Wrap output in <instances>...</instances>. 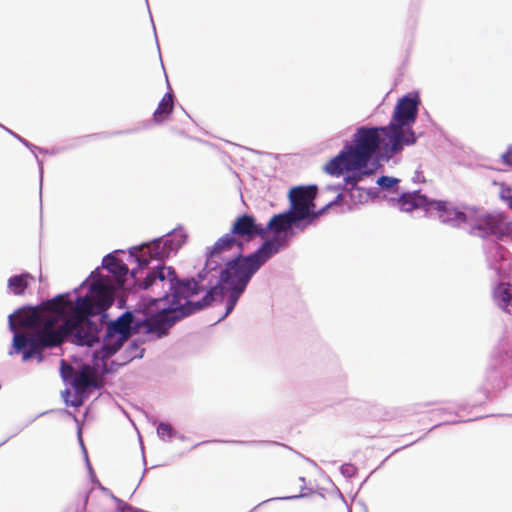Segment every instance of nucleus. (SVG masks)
I'll use <instances>...</instances> for the list:
<instances>
[{
  "label": "nucleus",
  "instance_id": "f257e3e1",
  "mask_svg": "<svg viewBox=\"0 0 512 512\" xmlns=\"http://www.w3.org/2000/svg\"><path fill=\"white\" fill-rule=\"evenodd\" d=\"M9 329L14 333L10 356L21 354L27 362L36 357L43 360V351L62 345L61 334L53 329L54 317L41 314L39 308L19 309L9 316Z\"/></svg>",
  "mask_w": 512,
  "mask_h": 512
},
{
  "label": "nucleus",
  "instance_id": "f03ea898",
  "mask_svg": "<svg viewBox=\"0 0 512 512\" xmlns=\"http://www.w3.org/2000/svg\"><path fill=\"white\" fill-rule=\"evenodd\" d=\"M392 138L390 131L384 127H360L353 135L352 143L329 160L324 171L339 177L344 172L359 171V176H348L345 178L347 184L355 185L362 176L370 175L372 172L366 170L369 161L374 157L382 146L385 153L391 156L398 154L392 149Z\"/></svg>",
  "mask_w": 512,
  "mask_h": 512
},
{
  "label": "nucleus",
  "instance_id": "7ed1b4c3",
  "mask_svg": "<svg viewBox=\"0 0 512 512\" xmlns=\"http://www.w3.org/2000/svg\"><path fill=\"white\" fill-rule=\"evenodd\" d=\"M141 289L157 291L158 299L170 300L174 311L187 316L209 306L219 295L218 286L206 290L194 279L179 281L171 267L158 266L151 270L139 283Z\"/></svg>",
  "mask_w": 512,
  "mask_h": 512
},
{
  "label": "nucleus",
  "instance_id": "20e7f679",
  "mask_svg": "<svg viewBox=\"0 0 512 512\" xmlns=\"http://www.w3.org/2000/svg\"><path fill=\"white\" fill-rule=\"evenodd\" d=\"M279 246L275 241H266L255 253L228 262L226 269L221 272V281L229 289L244 291L252 275L278 252Z\"/></svg>",
  "mask_w": 512,
  "mask_h": 512
},
{
  "label": "nucleus",
  "instance_id": "39448f33",
  "mask_svg": "<svg viewBox=\"0 0 512 512\" xmlns=\"http://www.w3.org/2000/svg\"><path fill=\"white\" fill-rule=\"evenodd\" d=\"M418 104L417 98L408 96L398 100L393 111L392 120L386 126L391 134L394 152H401L405 145H412L416 142L415 133L411 126L417 118Z\"/></svg>",
  "mask_w": 512,
  "mask_h": 512
},
{
  "label": "nucleus",
  "instance_id": "423d86ee",
  "mask_svg": "<svg viewBox=\"0 0 512 512\" xmlns=\"http://www.w3.org/2000/svg\"><path fill=\"white\" fill-rule=\"evenodd\" d=\"M68 309L70 311V315L67 316V319L57 327L58 332L61 334L62 344L67 338V333L70 329L81 323H84V328L88 329L89 338L92 339L93 333L95 332V323L89 319V316L96 315L98 313L96 312V309L93 306V301L90 297H78L75 304L73 305L71 303V306H68Z\"/></svg>",
  "mask_w": 512,
  "mask_h": 512
},
{
  "label": "nucleus",
  "instance_id": "0eeeda50",
  "mask_svg": "<svg viewBox=\"0 0 512 512\" xmlns=\"http://www.w3.org/2000/svg\"><path fill=\"white\" fill-rule=\"evenodd\" d=\"M465 228L469 234L485 238L490 235H502L506 230V224L500 214H487L472 207Z\"/></svg>",
  "mask_w": 512,
  "mask_h": 512
},
{
  "label": "nucleus",
  "instance_id": "6e6552de",
  "mask_svg": "<svg viewBox=\"0 0 512 512\" xmlns=\"http://www.w3.org/2000/svg\"><path fill=\"white\" fill-rule=\"evenodd\" d=\"M317 186H297L289 191L290 212L299 221L311 218L316 219L319 213L314 212V200L317 196Z\"/></svg>",
  "mask_w": 512,
  "mask_h": 512
},
{
  "label": "nucleus",
  "instance_id": "1a4fd4ad",
  "mask_svg": "<svg viewBox=\"0 0 512 512\" xmlns=\"http://www.w3.org/2000/svg\"><path fill=\"white\" fill-rule=\"evenodd\" d=\"M471 208L470 206H458L451 201L433 200L430 212H434L444 224L455 228H465L467 219L470 217Z\"/></svg>",
  "mask_w": 512,
  "mask_h": 512
},
{
  "label": "nucleus",
  "instance_id": "9d476101",
  "mask_svg": "<svg viewBox=\"0 0 512 512\" xmlns=\"http://www.w3.org/2000/svg\"><path fill=\"white\" fill-rule=\"evenodd\" d=\"M230 234L246 240H252L255 237H265L266 228L257 224L252 215L243 214L235 219Z\"/></svg>",
  "mask_w": 512,
  "mask_h": 512
},
{
  "label": "nucleus",
  "instance_id": "9b49d317",
  "mask_svg": "<svg viewBox=\"0 0 512 512\" xmlns=\"http://www.w3.org/2000/svg\"><path fill=\"white\" fill-rule=\"evenodd\" d=\"M68 306H71V301L67 299L66 295L60 294L50 300L43 301L37 307L41 314L54 317L53 329H57L67 319Z\"/></svg>",
  "mask_w": 512,
  "mask_h": 512
},
{
  "label": "nucleus",
  "instance_id": "f8f14e48",
  "mask_svg": "<svg viewBox=\"0 0 512 512\" xmlns=\"http://www.w3.org/2000/svg\"><path fill=\"white\" fill-rule=\"evenodd\" d=\"M187 235L183 230H174L169 237L165 240L161 248V241L156 240L151 245L147 246L150 256L153 258L161 259L167 257L170 252L177 251L186 242Z\"/></svg>",
  "mask_w": 512,
  "mask_h": 512
},
{
  "label": "nucleus",
  "instance_id": "ddd939ff",
  "mask_svg": "<svg viewBox=\"0 0 512 512\" xmlns=\"http://www.w3.org/2000/svg\"><path fill=\"white\" fill-rule=\"evenodd\" d=\"M92 296L90 299L93 301V306L99 314L107 310L114 301L112 289L101 281L92 283L90 288Z\"/></svg>",
  "mask_w": 512,
  "mask_h": 512
},
{
  "label": "nucleus",
  "instance_id": "4468645a",
  "mask_svg": "<svg viewBox=\"0 0 512 512\" xmlns=\"http://www.w3.org/2000/svg\"><path fill=\"white\" fill-rule=\"evenodd\" d=\"M432 202L433 200L428 199L419 192L405 193L398 200L401 210L405 212H411L420 208L430 212Z\"/></svg>",
  "mask_w": 512,
  "mask_h": 512
},
{
  "label": "nucleus",
  "instance_id": "2eb2a0df",
  "mask_svg": "<svg viewBox=\"0 0 512 512\" xmlns=\"http://www.w3.org/2000/svg\"><path fill=\"white\" fill-rule=\"evenodd\" d=\"M128 338L122 337L114 332L106 330L105 337L103 339V347L99 352V357L102 359H108L115 354L126 342Z\"/></svg>",
  "mask_w": 512,
  "mask_h": 512
},
{
  "label": "nucleus",
  "instance_id": "dca6fc26",
  "mask_svg": "<svg viewBox=\"0 0 512 512\" xmlns=\"http://www.w3.org/2000/svg\"><path fill=\"white\" fill-rule=\"evenodd\" d=\"M299 222L298 219L290 212H284L277 215H274L270 221L268 222V225L265 227L266 232L268 230L274 232V233H281L288 231L292 224Z\"/></svg>",
  "mask_w": 512,
  "mask_h": 512
},
{
  "label": "nucleus",
  "instance_id": "f3484780",
  "mask_svg": "<svg viewBox=\"0 0 512 512\" xmlns=\"http://www.w3.org/2000/svg\"><path fill=\"white\" fill-rule=\"evenodd\" d=\"M99 327L95 323V332L93 333L92 339L89 338L88 329L84 328V324H79L74 328H71L67 333V337H72V342L77 345L92 346L95 342L99 341Z\"/></svg>",
  "mask_w": 512,
  "mask_h": 512
},
{
  "label": "nucleus",
  "instance_id": "a211bd4d",
  "mask_svg": "<svg viewBox=\"0 0 512 512\" xmlns=\"http://www.w3.org/2000/svg\"><path fill=\"white\" fill-rule=\"evenodd\" d=\"M493 299L499 308L510 313V306H512V284L499 283L493 291Z\"/></svg>",
  "mask_w": 512,
  "mask_h": 512
},
{
  "label": "nucleus",
  "instance_id": "6ab92c4d",
  "mask_svg": "<svg viewBox=\"0 0 512 512\" xmlns=\"http://www.w3.org/2000/svg\"><path fill=\"white\" fill-rule=\"evenodd\" d=\"M174 110V95L171 92L164 94L153 113V121L161 124L168 120Z\"/></svg>",
  "mask_w": 512,
  "mask_h": 512
},
{
  "label": "nucleus",
  "instance_id": "aec40b11",
  "mask_svg": "<svg viewBox=\"0 0 512 512\" xmlns=\"http://www.w3.org/2000/svg\"><path fill=\"white\" fill-rule=\"evenodd\" d=\"M95 385V377L92 368L89 365H84L74 375L72 386L77 392H84L88 387Z\"/></svg>",
  "mask_w": 512,
  "mask_h": 512
},
{
  "label": "nucleus",
  "instance_id": "412c9836",
  "mask_svg": "<svg viewBox=\"0 0 512 512\" xmlns=\"http://www.w3.org/2000/svg\"><path fill=\"white\" fill-rule=\"evenodd\" d=\"M133 314L131 312H125L117 320L111 322L107 330L114 332L122 337L129 338L131 335V325L133 323Z\"/></svg>",
  "mask_w": 512,
  "mask_h": 512
},
{
  "label": "nucleus",
  "instance_id": "4be33fe9",
  "mask_svg": "<svg viewBox=\"0 0 512 512\" xmlns=\"http://www.w3.org/2000/svg\"><path fill=\"white\" fill-rule=\"evenodd\" d=\"M234 246H241V243L235 239L234 236H232L230 233L225 234L220 239H218L214 246L212 247L211 251L208 254L209 258H214L221 254L224 251L232 249Z\"/></svg>",
  "mask_w": 512,
  "mask_h": 512
},
{
  "label": "nucleus",
  "instance_id": "5701e85b",
  "mask_svg": "<svg viewBox=\"0 0 512 512\" xmlns=\"http://www.w3.org/2000/svg\"><path fill=\"white\" fill-rule=\"evenodd\" d=\"M104 263L105 268L118 278L126 276L129 271L127 265L114 256H107Z\"/></svg>",
  "mask_w": 512,
  "mask_h": 512
},
{
  "label": "nucleus",
  "instance_id": "b1692460",
  "mask_svg": "<svg viewBox=\"0 0 512 512\" xmlns=\"http://www.w3.org/2000/svg\"><path fill=\"white\" fill-rule=\"evenodd\" d=\"M29 279H33V277L28 273L13 276L8 280V287L13 292V294L22 295L28 287Z\"/></svg>",
  "mask_w": 512,
  "mask_h": 512
},
{
  "label": "nucleus",
  "instance_id": "393cba45",
  "mask_svg": "<svg viewBox=\"0 0 512 512\" xmlns=\"http://www.w3.org/2000/svg\"><path fill=\"white\" fill-rule=\"evenodd\" d=\"M229 290H230V292H229V295L227 298L225 316L232 312V310L234 309L236 303L238 302L241 294L244 292V291H241V289H229Z\"/></svg>",
  "mask_w": 512,
  "mask_h": 512
},
{
  "label": "nucleus",
  "instance_id": "a878e982",
  "mask_svg": "<svg viewBox=\"0 0 512 512\" xmlns=\"http://www.w3.org/2000/svg\"><path fill=\"white\" fill-rule=\"evenodd\" d=\"M157 434L161 439L167 440L174 437L176 432L170 424L161 422L157 427Z\"/></svg>",
  "mask_w": 512,
  "mask_h": 512
},
{
  "label": "nucleus",
  "instance_id": "bb28decb",
  "mask_svg": "<svg viewBox=\"0 0 512 512\" xmlns=\"http://www.w3.org/2000/svg\"><path fill=\"white\" fill-rule=\"evenodd\" d=\"M399 182L398 179L396 178H393V177H388V176H381L378 180H377V184L380 185L382 188H385V189H390L392 188L394 185H396L397 183Z\"/></svg>",
  "mask_w": 512,
  "mask_h": 512
},
{
  "label": "nucleus",
  "instance_id": "cd10ccee",
  "mask_svg": "<svg viewBox=\"0 0 512 512\" xmlns=\"http://www.w3.org/2000/svg\"><path fill=\"white\" fill-rule=\"evenodd\" d=\"M500 198L506 203L512 198V189L507 186H502L500 190Z\"/></svg>",
  "mask_w": 512,
  "mask_h": 512
},
{
  "label": "nucleus",
  "instance_id": "c85d7f7f",
  "mask_svg": "<svg viewBox=\"0 0 512 512\" xmlns=\"http://www.w3.org/2000/svg\"><path fill=\"white\" fill-rule=\"evenodd\" d=\"M61 371H62V376L64 378H67L68 374L72 373L73 368H72L71 365L66 364V362L64 360H62V362H61Z\"/></svg>",
  "mask_w": 512,
  "mask_h": 512
},
{
  "label": "nucleus",
  "instance_id": "c756f323",
  "mask_svg": "<svg viewBox=\"0 0 512 512\" xmlns=\"http://www.w3.org/2000/svg\"><path fill=\"white\" fill-rule=\"evenodd\" d=\"M502 160L506 165L512 166V146L502 155Z\"/></svg>",
  "mask_w": 512,
  "mask_h": 512
},
{
  "label": "nucleus",
  "instance_id": "7c9ffc66",
  "mask_svg": "<svg viewBox=\"0 0 512 512\" xmlns=\"http://www.w3.org/2000/svg\"><path fill=\"white\" fill-rule=\"evenodd\" d=\"M138 261H139V265L141 267H144V266H146L148 264V260L147 259H138Z\"/></svg>",
  "mask_w": 512,
  "mask_h": 512
},
{
  "label": "nucleus",
  "instance_id": "2f4dec72",
  "mask_svg": "<svg viewBox=\"0 0 512 512\" xmlns=\"http://www.w3.org/2000/svg\"><path fill=\"white\" fill-rule=\"evenodd\" d=\"M274 448H276V449H285L286 447L284 445L276 444V445H274Z\"/></svg>",
  "mask_w": 512,
  "mask_h": 512
},
{
  "label": "nucleus",
  "instance_id": "473e14b6",
  "mask_svg": "<svg viewBox=\"0 0 512 512\" xmlns=\"http://www.w3.org/2000/svg\"><path fill=\"white\" fill-rule=\"evenodd\" d=\"M508 207L512 210V198L507 202Z\"/></svg>",
  "mask_w": 512,
  "mask_h": 512
}]
</instances>
